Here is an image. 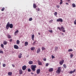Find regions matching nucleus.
Wrapping results in <instances>:
<instances>
[{"mask_svg": "<svg viewBox=\"0 0 76 76\" xmlns=\"http://www.w3.org/2000/svg\"><path fill=\"white\" fill-rule=\"evenodd\" d=\"M38 35H41V34H40V33L39 32L38 33Z\"/></svg>", "mask_w": 76, "mask_h": 76, "instance_id": "53", "label": "nucleus"}, {"mask_svg": "<svg viewBox=\"0 0 76 76\" xmlns=\"http://www.w3.org/2000/svg\"><path fill=\"white\" fill-rule=\"evenodd\" d=\"M54 15L55 16H56V17H57V12H55Z\"/></svg>", "mask_w": 76, "mask_h": 76, "instance_id": "26", "label": "nucleus"}, {"mask_svg": "<svg viewBox=\"0 0 76 76\" xmlns=\"http://www.w3.org/2000/svg\"><path fill=\"white\" fill-rule=\"evenodd\" d=\"M51 57L52 59H53V58H55V56H53V55H52Z\"/></svg>", "mask_w": 76, "mask_h": 76, "instance_id": "43", "label": "nucleus"}, {"mask_svg": "<svg viewBox=\"0 0 76 76\" xmlns=\"http://www.w3.org/2000/svg\"><path fill=\"white\" fill-rule=\"evenodd\" d=\"M7 38L9 39H10V38H12V37L10 34H7Z\"/></svg>", "mask_w": 76, "mask_h": 76, "instance_id": "14", "label": "nucleus"}, {"mask_svg": "<svg viewBox=\"0 0 76 76\" xmlns=\"http://www.w3.org/2000/svg\"><path fill=\"white\" fill-rule=\"evenodd\" d=\"M70 58H72L73 57V55L72 54H71L70 55Z\"/></svg>", "mask_w": 76, "mask_h": 76, "instance_id": "30", "label": "nucleus"}, {"mask_svg": "<svg viewBox=\"0 0 76 76\" xmlns=\"http://www.w3.org/2000/svg\"><path fill=\"white\" fill-rule=\"evenodd\" d=\"M60 4H62L63 3V1H62V0H60Z\"/></svg>", "mask_w": 76, "mask_h": 76, "instance_id": "33", "label": "nucleus"}, {"mask_svg": "<svg viewBox=\"0 0 76 76\" xmlns=\"http://www.w3.org/2000/svg\"><path fill=\"white\" fill-rule=\"evenodd\" d=\"M18 57L19 58H21V57H22V55H19L18 56Z\"/></svg>", "mask_w": 76, "mask_h": 76, "instance_id": "47", "label": "nucleus"}, {"mask_svg": "<svg viewBox=\"0 0 76 76\" xmlns=\"http://www.w3.org/2000/svg\"><path fill=\"white\" fill-rule=\"evenodd\" d=\"M19 73L20 75H22L23 73V71L21 69H20L19 70Z\"/></svg>", "mask_w": 76, "mask_h": 76, "instance_id": "10", "label": "nucleus"}, {"mask_svg": "<svg viewBox=\"0 0 76 76\" xmlns=\"http://www.w3.org/2000/svg\"><path fill=\"white\" fill-rule=\"evenodd\" d=\"M56 7H57V8H60V5H56Z\"/></svg>", "mask_w": 76, "mask_h": 76, "instance_id": "45", "label": "nucleus"}, {"mask_svg": "<svg viewBox=\"0 0 76 76\" xmlns=\"http://www.w3.org/2000/svg\"><path fill=\"white\" fill-rule=\"evenodd\" d=\"M24 45L25 46H27V45H28V42H25Z\"/></svg>", "mask_w": 76, "mask_h": 76, "instance_id": "18", "label": "nucleus"}, {"mask_svg": "<svg viewBox=\"0 0 76 76\" xmlns=\"http://www.w3.org/2000/svg\"><path fill=\"white\" fill-rule=\"evenodd\" d=\"M40 71H41V70L40 69H38L37 70V74H39L40 73Z\"/></svg>", "mask_w": 76, "mask_h": 76, "instance_id": "9", "label": "nucleus"}, {"mask_svg": "<svg viewBox=\"0 0 76 76\" xmlns=\"http://www.w3.org/2000/svg\"><path fill=\"white\" fill-rule=\"evenodd\" d=\"M43 60L45 61H46L47 60V59H46V58H43Z\"/></svg>", "mask_w": 76, "mask_h": 76, "instance_id": "49", "label": "nucleus"}, {"mask_svg": "<svg viewBox=\"0 0 76 76\" xmlns=\"http://www.w3.org/2000/svg\"><path fill=\"white\" fill-rule=\"evenodd\" d=\"M14 48H15V49H19V47L18 46L16 45H14Z\"/></svg>", "mask_w": 76, "mask_h": 76, "instance_id": "11", "label": "nucleus"}, {"mask_svg": "<svg viewBox=\"0 0 76 76\" xmlns=\"http://www.w3.org/2000/svg\"><path fill=\"white\" fill-rule=\"evenodd\" d=\"M20 54H21V55H22V54H21V53H20Z\"/></svg>", "mask_w": 76, "mask_h": 76, "instance_id": "58", "label": "nucleus"}, {"mask_svg": "<svg viewBox=\"0 0 76 76\" xmlns=\"http://www.w3.org/2000/svg\"><path fill=\"white\" fill-rule=\"evenodd\" d=\"M66 5H69V3H68L66 2Z\"/></svg>", "mask_w": 76, "mask_h": 76, "instance_id": "51", "label": "nucleus"}, {"mask_svg": "<svg viewBox=\"0 0 76 76\" xmlns=\"http://www.w3.org/2000/svg\"><path fill=\"white\" fill-rule=\"evenodd\" d=\"M37 62H38V65H42V62H41V61H39V60H38L37 61Z\"/></svg>", "mask_w": 76, "mask_h": 76, "instance_id": "8", "label": "nucleus"}, {"mask_svg": "<svg viewBox=\"0 0 76 76\" xmlns=\"http://www.w3.org/2000/svg\"><path fill=\"white\" fill-rule=\"evenodd\" d=\"M57 29L58 30V28H57Z\"/></svg>", "mask_w": 76, "mask_h": 76, "instance_id": "59", "label": "nucleus"}, {"mask_svg": "<svg viewBox=\"0 0 76 76\" xmlns=\"http://www.w3.org/2000/svg\"><path fill=\"white\" fill-rule=\"evenodd\" d=\"M12 67H15V64H12Z\"/></svg>", "mask_w": 76, "mask_h": 76, "instance_id": "50", "label": "nucleus"}, {"mask_svg": "<svg viewBox=\"0 0 76 76\" xmlns=\"http://www.w3.org/2000/svg\"><path fill=\"white\" fill-rule=\"evenodd\" d=\"M18 32H19V31L18 30H17L14 33L15 35H16V34H17V33H18Z\"/></svg>", "mask_w": 76, "mask_h": 76, "instance_id": "21", "label": "nucleus"}, {"mask_svg": "<svg viewBox=\"0 0 76 76\" xmlns=\"http://www.w3.org/2000/svg\"><path fill=\"white\" fill-rule=\"evenodd\" d=\"M61 69H62V68L61 67H58V69L56 72V73H58V74H59V73H61Z\"/></svg>", "mask_w": 76, "mask_h": 76, "instance_id": "3", "label": "nucleus"}, {"mask_svg": "<svg viewBox=\"0 0 76 76\" xmlns=\"http://www.w3.org/2000/svg\"><path fill=\"white\" fill-rule=\"evenodd\" d=\"M31 69H30V68H28V72H31Z\"/></svg>", "mask_w": 76, "mask_h": 76, "instance_id": "34", "label": "nucleus"}, {"mask_svg": "<svg viewBox=\"0 0 76 76\" xmlns=\"http://www.w3.org/2000/svg\"><path fill=\"white\" fill-rule=\"evenodd\" d=\"M48 65H49V64H48V63H46V64L45 66H46V67H47Z\"/></svg>", "mask_w": 76, "mask_h": 76, "instance_id": "39", "label": "nucleus"}, {"mask_svg": "<svg viewBox=\"0 0 76 76\" xmlns=\"http://www.w3.org/2000/svg\"><path fill=\"white\" fill-rule=\"evenodd\" d=\"M49 32L50 33H53V30H49Z\"/></svg>", "mask_w": 76, "mask_h": 76, "instance_id": "36", "label": "nucleus"}, {"mask_svg": "<svg viewBox=\"0 0 76 76\" xmlns=\"http://www.w3.org/2000/svg\"><path fill=\"white\" fill-rule=\"evenodd\" d=\"M53 21V20H50L49 21V23H52Z\"/></svg>", "mask_w": 76, "mask_h": 76, "instance_id": "42", "label": "nucleus"}, {"mask_svg": "<svg viewBox=\"0 0 76 76\" xmlns=\"http://www.w3.org/2000/svg\"><path fill=\"white\" fill-rule=\"evenodd\" d=\"M36 42H36V41L34 42H33V45H35V44L37 45V43H36Z\"/></svg>", "mask_w": 76, "mask_h": 76, "instance_id": "37", "label": "nucleus"}, {"mask_svg": "<svg viewBox=\"0 0 76 76\" xmlns=\"http://www.w3.org/2000/svg\"><path fill=\"white\" fill-rule=\"evenodd\" d=\"M29 57V55H28L27 56V57Z\"/></svg>", "mask_w": 76, "mask_h": 76, "instance_id": "55", "label": "nucleus"}, {"mask_svg": "<svg viewBox=\"0 0 76 76\" xmlns=\"http://www.w3.org/2000/svg\"><path fill=\"white\" fill-rule=\"evenodd\" d=\"M57 28H58V29L61 31V29L63 32H65V30H64V28L63 26L61 27V28L59 27H58Z\"/></svg>", "mask_w": 76, "mask_h": 76, "instance_id": "4", "label": "nucleus"}, {"mask_svg": "<svg viewBox=\"0 0 76 76\" xmlns=\"http://www.w3.org/2000/svg\"><path fill=\"white\" fill-rule=\"evenodd\" d=\"M55 50H56V51H57L58 50V47H55Z\"/></svg>", "mask_w": 76, "mask_h": 76, "instance_id": "31", "label": "nucleus"}, {"mask_svg": "<svg viewBox=\"0 0 76 76\" xmlns=\"http://www.w3.org/2000/svg\"><path fill=\"white\" fill-rule=\"evenodd\" d=\"M74 25H76V20H75L74 21Z\"/></svg>", "mask_w": 76, "mask_h": 76, "instance_id": "46", "label": "nucleus"}, {"mask_svg": "<svg viewBox=\"0 0 76 76\" xmlns=\"http://www.w3.org/2000/svg\"><path fill=\"white\" fill-rule=\"evenodd\" d=\"M28 64H33V61H30L28 62Z\"/></svg>", "mask_w": 76, "mask_h": 76, "instance_id": "19", "label": "nucleus"}, {"mask_svg": "<svg viewBox=\"0 0 76 76\" xmlns=\"http://www.w3.org/2000/svg\"><path fill=\"white\" fill-rule=\"evenodd\" d=\"M26 69V65H24L22 67V69L23 70H25Z\"/></svg>", "mask_w": 76, "mask_h": 76, "instance_id": "7", "label": "nucleus"}, {"mask_svg": "<svg viewBox=\"0 0 76 76\" xmlns=\"http://www.w3.org/2000/svg\"><path fill=\"white\" fill-rule=\"evenodd\" d=\"M73 50L72 49H69L68 50V52H70V51H72Z\"/></svg>", "mask_w": 76, "mask_h": 76, "instance_id": "29", "label": "nucleus"}, {"mask_svg": "<svg viewBox=\"0 0 76 76\" xmlns=\"http://www.w3.org/2000/svg\"><path fill=\"white\" fill-rule=\"evenodd\" d=\"M1 65V62H0V66Z\"/></svg>", "mask_w": 76, "mask_h": 76, "instance_id": "56", "label": "nucleus"}, {"mask_svg": "<svg viewBox=\"0 0 76 76\" xmlns=\"http://www.w3.org/2000/svg\"><path fill=\"white\" fill-rule=\"evenodd\" d=\"M4 9H5V8L4 7H3L2 9L1 10V11H4Z\"/></svg>", "mask_w": 76, "mask_h": 76, "instance_id": "41", "label": "nucleus"}, {"mask_svg": "<svg viewBox=\"0 0 76 76\" xmlns=\"http://www.w3.org/2000/svg\"><path fill=\"white\" fill-rule=\"evenodd\" d=\"M3 67H6V64H3Z\"/></svg>", "mask_w": 76, "mask_h": 76, "instance_id": "48", "label": "nucleus"}, {"mask_svg": "<svg viewBox=\"0 0 76 76\" xmlns=\"http://www.w3.org/2000/svg\"><path fill=\"white\" fill-rule=\"evenodd\" d=\"M31 74H32V75H34V73L31 72Z\"/></svg>", "mask_w": 76, "mask_h": 76, "instance_id": "54", "label": "nucleus"}, {"mask_svg": "<svg viewBox=\"0 0 76 76\" xmlns=\"http://www.w3.org/2000/svg\"><path fill=\"white\" fill-rule=\"evenodd\" d=\"M32 20V18H29V21H31Z\"/></svg>", "mask_w": 76, "mask_h": 76, "instance_id": "38", "label": "nucleus"}, {"mask_svg": "<svg viewBox=\"0 0 76 76\" xmlns=\"http://www.w3.org/2000/svg\"><path fill=\"white\" fill-rule=\"evenodd\" d=\"M71 0H68V1H70Z\"/></svg>", "mask_w": 76, "mask_h": 76, "instance_id": "57", "label": "nucleus"}, {"mask_svg": "<svg viewBox=\"0 0 76 76\" xmlns=\"http://www.w3.org/2000/svg\"><path fill=\"white\" fill-rule=\"evenodd\" d=\"M40 9L39 8H38V9L36 8V10L37 12H39V11Z\"/></svg>", "mask_w": 76, "mask_h": 76, "instance_id": "35", "label": "nucleus"}, {"mask_svg": "<svg viewBox=\"0 0 76 76\" xmlns=\"http://www.w3.org/2000/svg\"><path fill=\"white\" fill-rule=\"evenodd\" d=\"M16 42H17V44H19V43H20V41L19 40H18Z\"/></svg>", "mask_w": 76, "mask_h": 76, "instance_id": "23", "label": "nucleus"}, {"mask_svg": "<svg viewBox=\"0 0 76 76\" xmlns=\"http://www.w3.org/2000/svg\"><path fill=\"white\" fill-rule=\"evenodd\" d=\"M72 6L73 7H76V5H75V4L74 3L72 4Z\"/></svg>", "mask_w": 76, "mask_h": 76, "instance_id": "27", "label": "nucleus"}, {"mask_svg": "<svg viewBox=\"0 0 76 76\" xmlns=\"http://www.w3.org/2000/svg\"><path fill=\"white\" fill-rule=\"evenodd\" d=\"M34 37H35V36L34 35V34H33L32 35L31 38H32V40L33 41H34Z\"/></svg>", "mask_w": 76, "mask_h": 76, "instance_id": "16", "label": "nucleus"}, {"mask_svg": "<svg viewBox=\"0 0 76 76\" xmlns=\"http://www.w3.org/2000/svg\"><path fill=\"white\" fill-rule=\"evenodd\" d=\"M31 51H33V50H35V47H33L31 48Z\"/></svg>", "mask_w": 76, "mask_h": 76, "instance_id": "22", "label": "nucleus"}, {"mask_svg": "<svg viewBox=\"0 0 76 76\" xmlns=\"http://www.w3.org/2000/svg\"><path fill=\"white\" fill-rule=\"evenodd\" d=\"M33 7L34 8H36V7H37V5L35 4H33Z\"/></svg>", "mask_w": 76, "mask_h": 76, "instance_id": "25", "label": "nucleus"}, {"mask_svg": "<svg viewBox=\"0 0 76 76\" xmlns=\"http://www.w3.org/2000/svg\"><path fill=\"white\" fill-rule=\"evenodd\" d=\"M64 60L63 59H62L61 60V61L59 62V64L60 65H62V64L64 63Z\"/></svg>", "mask_w": 76, "mask_h": 76, "instance_id": "5", "label": "nucleus"}, {"mask_svg": "<svg viewBox=\"0 0 76 76\" xmlns=\"http://www.w3.org/2000/svg\"><path fill=\"white\" fill-rule=\"evenodd\" d=\"M8 75L11 76L12 75V72H9L8 73Z\"/></svg>", "mask_w": 76, "mask_h": 76, "instance_id": "20", "label": "nucleus"}, {"mask_svg": "<svg viewBox=\"0 0 76 76\" xmlns=\"http://www.w3.org/2000/svg\"><path fill=\"white\" fill-rule=\"evenodd\" d=\"M37 68V65H32L31 66V69L32 71L33 72H35L36 70L35 68Z\"/></svg>", "mask_w": 76, "mask_h": 76, "instance_id": "2", "label": "nucleus"}, {"mask_svg": "<svg viewBox=\"0 0 76 76\" xmlns=\"http://www.w3.org/2000/svg\"><path fill=\"white\" fill-rule=\"evenodd\" d=\"M57 22H63V20L61 18H60L59 19H57L56 20Z\"/></svg>", "mask_w": 76, "mask_h": 76, "instance_id": "6", "label": "nucleus"}, {"mask_svg": "<svg viewBox=\"0 0 76 76\" xmlns=\"http://www.w3.org/2000/svg\"><path fill=\"white\" fill-rule=\"evenodd\" d=\"M40 52H41V49L39 48H38L37 51V54H38V53H40Z\"/></svg>", "mask_w": 76, "mask_h": 76, "instance_id": "12", "label": "nucleus"}, {"mask_svg": "<svg viewBox=\"0 0 76 76\" xmlns=\"http://www.w3.org/2000/svg\"><path fill=\"white\" fill-rule=\"evenodd\" d=\"M10 42H12V41H13V39H10L9 40Z\"/></svg>", "mask_w": 76, "mask_h": 76, "instance_id": "40", "label": "nucleus"}, {"mask_svg": "<svg viewBox=\"0 0 76 76\" xmlns=\"http://www.w3.org/2000/svg\"><path fill=\"white\" fill-rule=\"evenodd\" d=\"M2 53V54H3V51L2 50H0V53Z\"/></svg>", "mask_w": 76, "mask_h": 76, "instance_id": "44", "label": "nucleus"}, {"mask_svg": "<svg viewBox=\"0 0 76 76\" xmlns=\"http://www.w3.org/2000/svg\"><path fill=\"white\" fill-rule=\"evenodd\" d=\"M76 70L75 69H74L73 71H71L69 72V73L70 74H72V73H74V72H75V71Z\"/></svg>", "mask_w": 76, "mask_h": 76, "instance_id": "13", "label": "nucleus"}, {"mask_svg": "<svg viewBox=\"0 0 76 76\" xmlns=\"http://www.w3.org/2000/svg\"><path fill=\"white\" fill-rule=\"evenodd\" d=\"M3 44H4V45H6L7 44V41L4 40L3 42Z\"/></svg>", "mask_w": 76, "mask_h": 76, "instance_id": "17", "label": "nucleus"}, {"mask_svg": "<svg viewBox=\"0 0 76 76\" xmlns=\"http://www.w3.org/2000/svg\"><path fill=\"white\" fill-rule=\"evenodd\" d=\"M13 27V24H10V22H8L6 26V28L7 29H8L9 28H12Z\"/></svg>", "mask_w": 76, "mask_h": 76, "instance_id": "1", "label": "nucleus"}, {"mask_svg": "<svg viewBox=\"0 0 76 76\" xmlns=\"http://www.w3.org/2000/svg\"><path fill=\"white\" fill-rule=\"evenodd\" d=\"M53 71V68H51L49 69V72H51Z\"/></svg>", "mask_w": 76, "mask_h": 76, "instance_id": "15", "label": "nucleus"}, {"mask_svg": "<svg viewBox=\"0 0 76 76\" xmlns=\"http://www.w3.org/2000/svg\"><path fill=\"white\" fill-rule=\"evenodd\" d=\"M61 35L62 36H64V34H63V33H61Z\"/></svg>", "mask_w": 76, "mask_h": 76, "instance_id": "52", "label": "nucleus"}, {"mask_svg": "<svg viewBox=\"0 0 76 76\" xmlns=\"http://www.w3.org/2000/svg\"><path fill=\"white\" fill-rule=\"evenodd\" d=\"M1 48H4V45H3V44H1Z\"/></svg>", "mask_w": 76, "mask_h": 76, "instance_id": "28", "label": "nucleus"}, {"mask_svg": "<svg viewBox=\"0 0 76 76\" xmlns=\"http://www.w3.org/2000/svg\"><path fill=\"white\" fill-rule=\"evenodd\" d=\"M64 67L65 68V69L67 68V66H66V64H64L63 65Z\"/></svg>", "mask_w": 76, "mask_h": 76, "instance_id": "24", "label": "nucleus"}, {"mask_svg": "<svg viewBox=\"0 0 76 76\" xmlns=\"http://www.w3.org/2000/svg\"><path fill=\"white\" fill-rule=\"evenodd\" d=\"M42 51H43V50H45V48L43 47H42Z\"/></svg>", "mask_w": 76, "mask_h": 76, "instance_id": "32", "label": "nucleus"}]
</instances>
